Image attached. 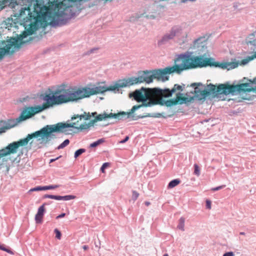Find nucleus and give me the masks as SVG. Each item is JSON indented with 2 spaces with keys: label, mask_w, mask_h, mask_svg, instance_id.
<instances>
[{
  "label": "nucleus",
  "mask_w": 256,
  "mask_h": 256,
  "mask_svg": "<svg viewBox=\"0 0 256 256\" xmlns=\"http://www.w3.org/2000/svg\"><path fill=\"white\" fill-rule=\"evenodd\" d=\"M58 187H59V186L58 185L48 186H45V189H46V190L56 189Z\"/></svg>",
  "instance_id": "26"
},
{
  "label": "nucleus",
  "mask_w": 256,
  "mask_h": 256,
  "mask_svg": "<svg viewBox=\"0 0 256 256\" xmlns=\"http://www.w3.org/2000/svg\"><path fill=\"white\" fill-rule=\"evenodd\" d=\"M132 193V199L134 200H136L138 198L139 194L136 190H133Z\"/></svg>",
  "instance_id": "23"
},
{
  "label": "nucleus",
  "mask_w": 256,
  "mask_h": 256,
  "mask_svg": "<svg viewBox=\"0 0 256 256\" xmlns=\"http://www.w3.org/2000/svg\"><path fill=\"white\" fill-rule=\"evenodd\" d=\"M76 198V196L72 195H68L65 196H60V200H74Z\"/></svg>",
  "instance_id": "15"
},
{
  "label": "nucleus",
  "mask_w": 256,
  "mask_h": 256,
  "mask_svg": "<svg viewBox=\"0 0 256 256\" xmlns=\"http://www.w3.org/2000/svg\"><path fill=\"white\" fill-rule=\"evenodd\" d=\"M66 214L64 213H62V214L58 215V216H56V218H62L63 217H64L65 216Z\"/></svg>",
  "instance_id": "33"
},
{
  "label": "nucleus",
  "mask_w": 256,
  "mask_h": 256,
  "mask_svg": "<svg viewBox=\"0 0 256 256\" xmlns=\"http://www.w3.org/2000/svg\"><path fill=\"white\" fill-rule=\"evenodd\" d=\"M85 151H86V150L84 149V148H80V149L77 150L76 151V152L74 153V158H78V156H80L82 153L84 152Z\"/></svg>",
  "instance_id": "20"
},
{
  "label": "nucleus",
  "mask_w": 256,
  "mask_h": 256,
  "mask_svg": "<svg viewBox=\"0 0 256 256\" xmlns=\"http://www.w3.org/2000/svg\"><path fill=\"white\" fill-rule=\"evenodd\" d=\"M184 218H181L179 220V224L178 226L179 229L182 230H184Z\"/></svg>",
  "instance_id": "16"
},
{
  "label": "nucleus",
  "mask_w": 256,
  "mask_h": 256,
  "mask_svg": "<svg viewBox=\"0 0 256 256\" xmlns=\"http://www.w3.org/2000/svg\"><path fill=\"white\" fill-rule=\"evenodd\" d=\"M250 82L243 83L236 85H226L221 84L216 86L214 84L208 85V92L214 94H228L234 92H256V77L252 80H250Z\"/></svg>",
  "instance_id": "4"
},
{
  "label": "nucleus",
  "mask_w": 256,
  "mask_h": 256,
  "mask_svg": "<svg viewBox=\"0 0 256 256\" xmlns=\"http://www.w3.org/2000/svg\"><path fill=\"white\" fill-rule=\"evenodd\" d=\"M164 256H168V254H164Z\"/></svg>",
  "instance_id": "41"
},
{
  "label": "nucleus",
  "mask_w": 256,
  "mask_h": 256,
  "mask_svg": "<svg viewBox=\"0 0 256 256\" xmlns=\"http://www.w3.org/2000/svg\"><path fill=\"white\" fill-rule=\"evenodd\" d=\"M44 198L54 199V200H60V196L46 194L44 196Z\"/></svg>",
  "instance_id": "21"
},
{
  "label": "nucleus",
  "mask_w": 256,
  "mask_h": 256,
  "mask_svg": "<svg viewBox=\"0 0 256 256\" xmlns=\"http://www.w3.org/2000/svg\"><path fill=\"white\" fill-rule=\"evenodd\" d=\"M240 234H244V232H240Z\"/></svg>",
  "instance_id": "40"
},
{
  "label": "nucleus",
  "mask_w": 256,
  "mask_h": 256,
  "mask_svg": "<svg viewBox=\"0 0 256 256\" xmlns=\"http://www.w3.org/2000/svg\"><path fill=\"white\" fill-rule=\"evenodd\" d=\"M45 189V186H37L36 188H34L30 190L32 191H38V190H44Z\"/></svg>",
  "instance_id": "24"
},
{
  "label": "nucleus",
  "mask_w": 256,
  "mask_h": 256,
  "mask_svg": "<svg viewBox=\"0 0 256 256\" xmlns=\"http://www.w3.org/2000/svg\"><path fill=\"white\" fill-rule=\"evenodd\" d=\"M234 254L233 252H227L224 254L223 256H234Z\"/></svg>",
  "instance_id": "29"
},
{
  "label": "nucleus",
  "mask_w": 256,
  "mask_h": 256,
  "mask_svg": "<svg viewBox=\"0 0 256 256\" xmlns=\"http://www.w3.org/2000/svg\"><path fill=\"white\" fill-rule=\"evenodd\" d=\"M145 204L146 206H148L150 204V202H146Z\"/></svg>",
  "instance_id": "37"
},
{
  "label": "nucleus",
  "mask_w": 256,
  "mask_h": 256,
  "mask_svg": "<svg viewBox=\"0 0 256 256\" xmlns=\"http://www.w3.org/2000/svg\"><path fill=\"white\" fill-rule=\"evenodd\" d=\"M66 84H62L57 88L46 94L44 100L46 101L42 106H38L34 108H30L23 110L20 116L16 118L18 122H20L32 117L36 114L56 105H60L69 102H77L91 96L103 93L108 90H114V86L108 87L99 86L93 88L84 87L81 88H66Z\"/></svg>",
  "instance_id": "2"
},
{
  "label": "nucleus",
  "mask_w": 256,
  "mask_h": 256,
  "mask_svg": "<svg viewBox=\"0 0 256 256\" xmlns=\"http://www.w3.org/2000/svg\"><path fill=\"white\" fill-rule=\"evenodd\" d=\"M206 206L208 209L211 208V202L210 200H207L206 201Z\"/></svg>",
  "instance_id": "30"
},
{
  "label": "nucleus",
  "mask_w": 256,
  "mask_h": 256,
  "mask_svg": "<svg viewBox=\"0 0 256 256\" xmlns=\"http://www.w3.org/2000/svg\"><path fill=\"white\" fill-rule=\"evenodd\" d=\"M196 85H200V84H197L196 83H194V84H192V86H194Z\"/></svg>",
  "instance_id": "38"
},
{
  "label": "nucleus",
  "mask_w": 256,
  "mask_h": 256,
  "mask_svg": "<svg viewBox=\"0 0 256 256\" xmlns=\"http://www.w3.org/2000/svg\"><path fill=\"white\" fill-rule=\"evenodd\" d=\"M96 50V49H95V48H94V49L91 50H90V53L92 52H93L94 50Z\"/></svg>",
  "instance_id": "39"
},
{
  "label": "nucleus",
  "mask_w": 256,
  "mask_h": 256,
  "mask_svg": "<svg viewBox=\"0 0 256 256\" xmlns=\"http://www.w3.org/2000/svg\"><path fill=\"white\" fill-rule=\"evenodd\" d=\"M82 248H83V249H84V250H87L88 249V246H83V247H82Z\"/></svg>",
  "instance_id": "36"
},
{
  "label": "nucleus",
  "mask_w": 256,
  "mask_h": 256,
  "mask_svg": "<svg viewBox=\"0 0 256 256\" xmlns=\"http://www.w3.org/2000/svg\"><path fill=\"white\" fill-rule=\"evenodd\" d=\"M255 34H256V30L254 32H253V33L251 34L250 35V36H252V38H253V37H254V36Z\"/></svg>",
  "instance_id": "35"
},
{
  "label": "nucleus",
  "mask_w": 256,
  "mask_h": 256,
  "mask_svg": "<svg viewBox=\"0 0 256 256\" xmlns=\"http://www.w3.org/2000/svg\"><path fill=\"white\" fill-rule=\"evenodd\" d=\"M6 129H8L7 127H2L0 128V132H4Z\"/></svg>",
  "instance_id": "32"
},
{
  "label": "nucleus",
  "mask_w": 256,
  "mask_h": 256,
  "mask_svg": "<svg viewBox=\"0 0 256 256\" xmlns=\"http://www.w3.org/2000/svg\"><path fill=\"white\" fill-rule=\"evenodd\" d=\"M54 232L56 234V237L58 240H60L61 238V233L60 230H58V229L54 230Z\"/></svg>",
  "instance_id": "27"
},
{
  "label": "nucleus",
  "mask_w": 256,
  "mask_h": 256,
  "mask_svg": "<svg viewBox=\"0 0 256 256\" xmlns=\"http://www.w3.org/2000/svg\"><path fill=\"white\" fill-rule=\"evenodd\" d=\"M180 181L178 179H175L172 180L168 185V188H172L180 184Z\"/></svg>",
  "instance_id": "13"
},
{
  "label": "nucleus",
  "mask_w": 256,
  "mask_h": 256,
  "mask_svg": "<svg viewBox=\"0 0 256 256\" xmlns=\"http://www.w3.org/2000/svg\"><path fill=\"white\" fill-rule=\"evenodd\" d=\"M194 99L201 100H204L208 96L210 95V92L206 89H202L198 86L195 87L194 92Z\"/></svg>",
  "instance_id": "10"
},
{
  "label": "nucleus",
  "mask_w": 256,
  "mask_h": 256,
  "mask_svg": "<svg viewBox=\"0 0 256 256\" xmlns=\"http://www.w3.org/2000/svg\"><path fill=\"white\" fill-rule=\"evenodd\" d=\"M254 58H256V54L252 56H248L246 58L242 60L240 62L241 64L244 65L248 64L250 61L254 60Z\"/></svg>",
  "instance_id": "14"
},
{
  "label": "nucleus",
  "mask_w": 256,
  "mask_h": 256,
  "mask_svg": "<svg viewBox=\"0 0 256 256\" xmlns=\"http://www.w3.org/2000/svg\"><path fill=\"white\" fill-rule=\"evenodd\" d=\"M36 30L35 24H30V27L23 32L17 38H12L8 42L5 47L0 48V60H2L6 54H12L16 50H18L21 45L26 42L24 39L28 36L32 35Z\"/></svg>",
  "instance_id": "5"
},
{
  "label": "nucleus",
  "mask_w": 256,
  "mask_h": 256,
  "mask_svg": "<svg viewBox=\"0 0 256 256\" xmlns=\"http://www.w3.org/2000/svg\"><path fill=\"white\" fill-rule=\"evenodd\" d=\"M70 143V140H66L64 142L62 143L60 146H58L57 149L60 150L64 148L66 146H67Z\"/></svg>",
  "instance_id": "17"
},
{
  "label": "nucleus",
  "mask_w": 256,
  "mask_h": 256,
  "mask_svg": "<svg viewBox=\"0 0 256 256\" xmlns=\"http://www.w3.org/2000/svg\"><path fill=\"white\" fill-rule=\"evenodd\" d=\"M110 166L108 162L104 163L100 168V170L102 172H104V170Z\"/></svg>",
  "instance_id": "25"
},
{
  "label": "nucleus",
  "mask_w": 256,
  "mask_h": 256,
  "mask_svg": "<svg viewBox=\"0 0 256 256\" xmlns=\"http://www.w3.org/2000/svg\"><path fill=\"white\" fill-rule=\"evenodd\" d=\"M44 204L41 206L38 209L37 214L35 216V220L36 223L40 224L42 222L44 213L45 212Z\"/></svg>",
  "instance_id": "12"
},
{
  "label": "nucleus",
  "mask_w": 256,
  "mask_h": 256,
  "mask_svg": "<svg viewBox=\"0 0 256 256\" xmlns=\"http://www.w3.org/2000/svg\"><path fill=\"white\" fill-rule=\"evenodd\" d=\"M104 142V140L102 139H100L94 142L93 143L91 144L90 145V146L91 148L96 147Z\"/></svg>",
  "instance_id": "19"
},
{
  "label": "nucleus",
  "mask_w": 256,
  "mask_h": 256,
  "mask_svg": "<svg viewBox=\"0 0 256 256\" xmlns=\"http://www.w3.org/2000/svg\"><path fill=\"white\" fill-rule=\"evenodd\" d=\"M60 157H61V156H60L59 157H58V158H56L51 159L50 160V162H54L55 160H58V158H59Z\"/></svg>",
  "instance_id": "34"
},
{
  "label": "nucleus",
  "mask_w": 256,
  "mask_h": 256,
  "mask_svg": "<svg viewBox=\"0 0 256 256\" xmlns=\"http://www.w3.org/2000/svg\"><path fill=\"white\" fill-rule=\"evenodd\" d=\"M182 94L179 92L176 94V96L174 99H171L165 102V104L167 106H170L177 104H186L191 102L194 100L193 96L188 98L184 96H181Z\"/></svg>",
  "instance_id": "9"
},
{
  "label": "nucleus",
  "mask_w": 256,
  "mask_h": 256,
  "mask_svg": "<svg viewBox=\"0 0 256 256\" xmlns=\"http://www.w3.org/2000/svg\"><path fill=\"white\" fill-rule=\"evenodd\" d=\"M207 39L204 37H200L194 40L193 46L199 50H202L206 48Z\"/></svg>",
  "instance_id": "11"
},
{
  "label": "nucleus",
  "mask_w": 256,
  "mask_h": 256,
  "mask_svg": "<svg viewBox=\"0 0 256 256\" xmlns=\"http://www.w3.org/2000/svg\"><path fill=\"white\" fill-rule=\"evenodd\" d=\"M139 106H134L129 112H120L117 114L110 113L109 114L104 112L102 114H100L96 116L94 120L88 124H91V126L92 124L98 121H101L102 120H106L108 118H114L118 120H126L128 119H130L134 120V116L133 113Z\"/></svg>",
  "instance_id": "6"
},
{
  "label": "nucleus",
  "mask_w": 256,
  "mask_h": 256,
  "mask_svg": "<svg viewBox=\"0 0 256 256\" xmlns=\"http://www.w3.org/2000/svg\"><path fill=\"white\" fill-rule=\"evenodd\" d=\"M187 36V33L183 32V29L181 26H174L169 32L164 34L161 39L160 42H165L174 38H177L178 39L182 38H186Z\"/></svg>",
  "instance_id": "7"
},
{
  "label": "nucleus",
  "mask_w": 256,
  "mask_h": 256,
  "mask_svg": "<svg viewBox=\"0 0 256 256\" xmlns=\"http://www.w3.org/2000/svg\"><path fill=\"white\" fill-rule=\"evenodd\" d=\"M176 62H180V63L179 64H176L172 66L166 67L164 69L156 70L152 72H144L142 75L138 77L120 80L113 85L114 89V90H118L120 88L130 86L144 82L149 84L154 78L158 80L166 81L168 79V74L174 72L180 74L184 70L208 66L230 70L236 68L238 66V62H214L213 58H204L202 56H192L189 54L180 55Z\"/></svg>",
  "instance_id": "1"
},
{
  "label": "nucleus",
  "mask_w": 256,
  "mask_h": 256,
  "mask_svg": "<svg viewBox=\"0 0 256 256\" xmlns=\"http://www.w3.org/2000/svg\"><path fill=\"white\" fill-rule=\"evenodd\" d=\"M0 250L5 251L10 254H14V252L10 249L5 248L4 244L0 245Z\"/></svg>",
  "instance_id": "18"
},
{
  "label": "nucleus",
  "mask_w": 256,
  "mask_h": 256,
  "mask_svg": "<svg viewBox=\"0 0 256 256\" xmlns=\"http://www.w3.org/2000/svg\"><path fill=\"white\" fill-rule=\"evenodd\" d=\"M194 174L197 176H199L200 175V168L197 164H194Z\"/></svg>",
  "instance_id": "22"
},
{
  "label": "nucleus",
  "mask_w": 256,
  "mask_h": 256,
  "mask_svg": "<svg viewBox=\"0 0 256 256\" xmlns=\"http://www.w3.org/2000/svg\"><path fill=\"white\" fill-rule=\"evenodd\" d=\"M225 186H226L225 185H222V186H218L216 187V188H212L211 190L212 191H213V192H214V191H216V190H220L224 188Z\"/></svg>",
  "instance_id": "28"
},
{
  "label": "nucleus",
  "mask_w": 256,
  "mask_h": 256,
  "mask_svg": "<svg viewBox=\"0 0 256 256\" xmlns=\"http://www.w3.org/2000/svg\"><path fill=\"white\" fill-rule=\"evenodd\" d=\"M27 10L28 11L29 18L28 20H34L36 22L38 20V18H45L47 15V11L48 10V7L46 6H41L40 4H36L34 6V12H36V16H33L32 13L30 12V10L29 8H28Z\"/></svg>",
  "instance_id": "8"
},
{
  "label": "nucleus",
  "mask_w": 256,
  "mask_h": 256,
  "mask_svg": "<svg viewBox=\"0 0 256 256\" xmlns=\"http://www.w3.org/2000/svg\"><path fill=\"white\" fill-rule=\"evenodd\" d=\"M183 90L182 86L178 84H175L173 88L170 90L166 88L160 90L158 88L145 89L142 88L140 90H136L133 93L130 94V96H133L138 102H142V104L135 106H139L136 110L141 106H150L159 103L160 100H154L155 97H169L176 91Z\"/></svg>",
  "instance_id": "3"
},
{
  "label": "nucleus",
  "mask_w": 256,
  "mask_h": 256,
  "mask_svg": "<svg viewBox=\"0 0 256 256\" xmlns=\"http://www.w3.org/2000/svg\"><path fill=\"white\" fill-rule=\"evenodd\" d=\"M129 140V136H126L125 138L121 141L120 142V144H124L126 142H127Z\"/></svg>",
  "instance_id": "31"
}]
</instances>
